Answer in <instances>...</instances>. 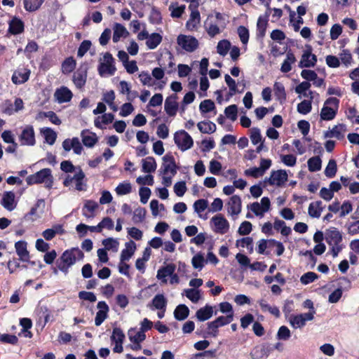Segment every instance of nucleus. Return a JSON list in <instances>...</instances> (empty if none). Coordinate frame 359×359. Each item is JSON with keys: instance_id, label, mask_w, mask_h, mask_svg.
Segmentation results:
<instances>
[{"instance_id": "60", "label": "nucleus", "mask_w": 359, "mask_h": 359, "mask_svg": "<svg viewBox=\"0 0 359 359\" xmlns=\"http://www.w3.org/2000/svg\"><path fill=\"white\" fill-rule=\"evenodd\" d=\"M208 207V201L205 198L198 199L195 201V203H194V209H195V212H197L198 213L202 212Z\"/></svg>"}, {"instance_id": "20", "label": "nucleus", "mask_w": 359, "mask_h": 359, "mask_svg": "<svg viewBox=\"0 0 359 359\" xmlns=\"http://www.w3.org/2000/svg\"><path fill=\"white\" fill-rule=\"evenodd\" d=\"M30 70L27 69H18L13 72L11 81L15 85L25 83L29 79Z\"/></svg>"}, {"instance_id": "28", "label": "nucleus", "mask_w": 359, "mask_h": 359, "mask_svg": "<svg viewBox=\"0 0 359 359\" xmlns=\"http://www.w3.org/2000/svg\"><path fill=\"white\" fill-rule=\"evenodd\" d=\"M98 204L93 200H86L82 208V214L86 217H94V212L97 208Z\"/></svg>"}, {"instance_id": "16", "label": "nucleus", "mask_w": 359, "mask_h": 359, "mask_svg": "<svg viewBox=\"0 0 359 359\" xmlns=\"http://www.w3.org/2000/svg\"><path fill=\"white\" fill-rule=\"evenodd\" d=\"M242 211V200L238 195H233L227 203V212L231 215H238Z\"/></svg>"}, {"instance_id": "9", "label": "nucleus", "mask_w": 359, "mask_h": 359, "mask_svg": "<svg viewBox=\"0 0 359 359\" xmlns=\"http://www.w3.org/2000/svg\"><path fill=\"white\" fill-rule=\"evenodd\" d=\"M273 351V347L270 344H262L256 346L250 352L252 359H266Z\"/></svg>"}, {"instance_id": "5", "label": "nucleus", "mask_w": 359, "mask_h": 359, "mask_svg": "<svg viewBox=\"0 0 359 359\" xmlns=\"http://www.w3.org/2000/svg\"><path fill=\"white\" fill-rule=\"evenodd\" d=\"M104 62H101L97 67V72L100 76L113 75L116 69L114 66V60L109 53H106L103 55Z\"/></svg>"}, {"instance_id": "32", "label": "nucleus", "mask_w": 359, "mask_h": 359, "mask_svg": "<svg viewBox=\"0 0 359 359\" xmlns=\"http://www.w3.org/2000/svg\"><path fill=\"white\" fill-rule=\"evenodd\" d=\"M156 168V163L153 156H147L142 160V170L145 172H154Z\"/></svg>"}, {"instance_id": "43", "label": "nucleus", "mask_w": 359, "mask_h": 359, "mask_svg": "<svg viewBox=\"0 0 359 359\" xmlns=\"http://www.w3.org/2000/svg\"><path fill=\"white\" fill-rule=\"evenodd\" d=\"M236 245L242 248H247L250 252H252L254 250L253 238L250 236L240 238L236 241Z\"/></svg>"}, {"instance_id": "3", "label": "nucleus", "mask_w": 359, "mask_h": 359, "mask_svg": "<svg viewBox=\"0 0 359 359\" xmlns=\"http://www.w3.org/2000/svg\"><path fill=\"white\" fill-rule=\"evenodd\" d=\"M25 180L28 185L44 182L45 187L48 189H50L53 184L51 170L48 168H42L35 173L28 175Z\"/></svg>"}, {"instance_id": "37", "label": "nucleus", "mask_w": 359, "mask_h": 359, "mask_svg": "<svg viewBox=\"0 0 359 359\" xmlns=\"http://www.w3.org/2000/svg\"><path fill=\"white\" fill-rule=\"evenodd\" d=\"M162 41V36L158 33H153L149 36L146 41V46L148 49H155Z\"/></svg>"}, {"instance_id": "18", "label": "nucleus", "mask_w": 359, "mask_h": 359, "mask_svg": "<svg viewBox=\"0 0 359 359\" xmlns=\"http://www.w3.org/2000/svg\"><path fill=\"white\" fill-rule=\"evenodd\" d=\"M62 145L66 151H69L71 149H73L74 152L76 154H81L83 149L82 145L77 137L65 139Z\"/></svg>"}, {"instance_id": "1", "label": "nucleus", "mask_w": 359, "mask_h": 359, "mask_svg": "<svg viewBox=\"0 0 359 359\" xmlns=\"http://www.w3.org/2000/svg\"><path fill=\"white\" fill-rule=\"evenodd\" d=\"M83 257V252L78 247L67 249L55 260V266L53 268V273L57 274L58 270H60L65 275H67L69 272V269L76 261L81 260Z\"/></svg>"}, {"instance_id": "47", "label": "nucleus", "mask_w": 359, "mask_h": 359, "mask_svg": "<svg viewBox=\"0 0 359 359\" xmlns=\"http://www.w3.org/2000/svg\"><path fill=\"white\" fill-rule=\"evenodd\" d=\"M312 110V101L304 100L297 105V111L301 114H309Z\"/></svg>"}, {"instance_id": "31", "label": "nucleus", "mask_w": 359, "mask_h": 359, "mask_svg": "<svg viewBox=\"0 0 359 359\" xmlns=\"http://www.w3.org/2000/svg\"><path fill=\"white\" fill-rule=\"evenodd\" d=\"M274 91L276 99L281 104H283V103H284L287 99L285 88L283 83H279V81H276L274 83Z\"/></svg>"}, {"instance_id": "44", "label": "nucleus", "mask_w": 359, "mask_h": 359, "mask_svg": "<svg viewBox=\"0 0 359 359\" xmlns=\"http://www.w3.org/2000/svg\"><path fill=\"white\" fill-rule=\"evenodd\" d=\"M76 68V61L72 57L66 58L62 63V72L69 74L72 72Z\"/></svg>"}, {"instance_id": "17", "label": "nucleus", "mask_w": 359, "mask_h": 359, "mask_svg": "<svg viewBox=\"0 0 359 359\" xmlns=\"http://www.w3.org/2000/svg\"><path fill=\"white\" fill-rule=\"evenodd\" d=\"M97 308L99 310L95 317V325L99 326L107 318L109 306L104 301H100L97 304Z\"/></svg>"}, {"instance_id": "56", "label": "nucleus", "mask_w": 359, "mask_h": 359, "mask_svg": "<svg viewBox=\"0 0 359 359\" xmlns=\"http://www.w3.org/2000/svg\"><path fill=\"white\" fill-rule=\"evenodd\" d=\"M237 34H238V37H240V41L243 44H247L250 39V32L248 28L244 26H240L237 28Z\"/></svg>"}, {"instance_id": "63", "label": "nucleus", "mask_w": 359, "mask_h": 359, "mask_svg": "<svg viewBox=\"0 0 359 359\" xmlns=\"http://www.w3.org/2000/svg\"><path fill=\"white\" fill-rule=\"evenodd\" d=\"M205 262L204 256L201 253H198L194 255L192 258V266H194L195 269H201L204 266Z\"/></svg>"}, {"instance_id": "54", "label": "nucleus", "mask_w": 359, "mask_h": 359, "mask_svg": "<svg viewBox=\"0 0 359 359\" xmlns=\"http://www.w3.org/2000/svg\"><path fill=\"white\" fill-rule=\"evenodd\" d=\"M318 278H319V276L316 273H315L313 271H309V272L304 273L301 276L300 280L302 284L308 285L311 283L314 282Z\"/></svg>"}, {"instance_id": "48", "label": "nucleus", "mask_w": 359, "mask_h": 359, "mask_svg": "<svg viewBox=\"0 0 359 359\" xmlns=\"http://www.w3.org/2000/svg\"><path fill=\"white\" fill-rule=\"evenodd\" d=\"M41 132L43 133L44 139L48 144H54L57 138V135L50 128H44L41 129Z\"/></svg>"}, {"instance_id": "13", "label": "nucleus", "mask_w": 359, "mask_h": 359, "mask_svg": "<svg viewBox=\"0 0 359 359\" xmlns=\"http://www.w3.org/2000/svg\"><path fill=\"white\" fill-rule=\"evenodd\" d=\"M191 11V16L187 22V27L188 29L193 31L197 28V25L200 23V12L198 11V4L193 3L189 4Z\"/></svg>"}, {"instance_id": "30", "label": "nucleus", "mask_w": 359, "mask_h": 359, "mask_svg": "<svg viewBox=\"0 0 359 359\" xmlns=\"http://www.w3.org/2000/svg\"><path fill=\"white\" fill-rule=\"evenodd\" d=\"M128 32L123 25L118 23H116L114 27L112 41L114 43H117L119 41L121 37L126 38L128 36Z\"/></svg>"}, {"instance_id": "52", "label": "nucleus", "mask_w": 359, "mask_h": 359, "mask_svg": "<svg viewBox=\"0 0 359 359\" xmlns=\"http://www.w3.org/2000/svg\"><path fill=\"white\" fill-rule=\"evenodd\" d=\"M224 114L231 121H235L238 118V107L233 104L224 108Z\"/></svg>"}, {"instance_id": "25", "label": "nucleus", "mask_w": 359, "mask_h": 359, "mask_svg": "<svg viewBox=\"0 0 359 359\" xmlns=\"http://www.w3.org/2000/svg\"><path fill=\"white\" fill-rule=\"evenodd\" d=\"M15 194L13 191H5L1 200V204L8 210L15 208Z\"/></svg>"}, {"instance_id": "42", "label": "nucleus", "mask_w": 359, "mask_h": 359, "mask_svg": "<svg viewBox=\"0 0 359 359\" xmlns=\"http://www.w3.org/2000/svg\"><path fill=\"white\" fill-rule=\"evenodd\" d=\"M309 169L311 172L318 171L322 168V160L319 156L311 157L308 161Z\"/></svg>"}, {"instance_id": "2", "label": "nucleus", "mask_w": 359, "mask_h": 359, "mask_svg": "<svg viewBox=\"0 0 359 359\" xmlns=\"http://www.w3.org/2000/svg\"><path fill=\"white\" fill-rule=\"evenodd\" d=\"M325 240L328 245L331 246L330 250L333 257H337L344 248V245L341 243L343 241L341 232L336 227H332L326 231Z\"/></svg>"}, {"instance_id": "26", "label": "nucleus", "mask_w": 359, "mask_h": 359, "mask_svg": "<svg viewBox=\"0 0 359 359\" xmlns=\"http://www.w3.org/2000/svg\"><path fill=\"white\" fill-rule=\"evenodd\" d=\"M126 248L123 249L121 252L120 259L121 262L129 260L131 256L133 255L136 246L135 243L133 241H130L125 243Z\"/></svg>"}, {"instance_id": "4", "label": "nucleus", "mask_w": 359, "mask_h": 359, "mask_svg": "<svg viewBox=\"0 0 359 359\" xmlns=\"http://www.w3.org/2000/svg\"><path fill=\"white\" fill-rule=\"evenodd\" d=\"M339 107V100L336 98V97H330L324 104L321 111H320V118L322 120H325L326 121H330V120H332L335 118L338 109Z\"/></svg>"}, {"instance_id": "15", "label": "nucleus", "mask_w": 359, "mask_h": 359, "mask_svg": "<svg viewBox=\"0 0 359 359\" xmlns=\"http://www.w3.org/2000/svg\"><path fill=\"white\" fill-rule=\"evenodd\" d=\"M212 221L215 224V231L224 234L229 229V222L222 214H217L212 217Z\"/></svg>"}, {"instance_id": "55", "label": "nucleus", "mask_w": 359, "mask_h": 359, "mask_svg": "<svg viewBox=\"0 0 359 359\" xmlns=\"http://www.w3.org/2000/svg\"><path fill=\"white\" fill-rule=\"evenodd\" d=\"M133 330V329H130L128 330V338L130 341H132L133 344H140L142 341L145 339L146 335L145 334L140 330L139 332H136L134 335L131 334V332Z\"/></svg>"}, {"instance_id": "39", "label": "nucleus", "mask_w": 359, "mask_h": 359, "mask_svg": "<svg viewBox=\"0 0 359 359\" xmlns=\"http://www.w3.org/2000/svg\"><path fill=\"white\" fill-rule=\"evenodd\" d=\"M44 0H23L24 8L29 12L38 10Z\"/></svg>"}, {"instance_id": "27", "label": "nucleus", "mask_w": 359, "mask_h": 359, "mask_svg": "<svg viewBox=\"0 0 359 359\" xmlns=\"http://www.w3.org/2000/svg\"><path fill=\"white\" fill-rule=\"evenodd\" d=\"M269 25L268 18L259 17L257 25V37L263 39L266 36V29Z\"/></svg>"}, {"instance_id": "59", "label": "nucleus", "mask_w": 359, "mask_h": 359, "mask_svg": "<svg viewBox=\"0 0 359 359\" xmlns=\"http://www.w3.org/2000/svg\"><path fill=\"white\" fill-rule=\"evenodd\" d=\"M185 295L194 303H197L200 299V290L195 288L185 290Z\"/></svg>"}, {"instance_id": "45", "label": "nucleus", "mask_w": 359, "mask_h": 359, "mask_svg": "<svg viewBox=\"0 0 359 359\" xmlns=\"http://www.w3.org/2000/svg\"><path fill=\"white\" fill-rule=\"evenodd\" d=\"M337 172V164L335 159H330L325 170V174L327 177L332 178L336 175Z\"/></svg>"}, {"instance_id": "38", "label": "nucleus", "mask_w": 359, "mask_h": 359, "mask_svg": "<svg viewBox=\"0 0 359 359\" xmlns=\"http://www.w3.org/2000/svg\"><path fill=\"white\" fill-rule=\"evenodd\" d=\"M166 304L167 300L163 294H156L151 300L152 306H154V309L158 310L165 311Z\"/></svg>"}, {"instance_id": "62", "label": "nucleus", "mask_w": 359, "mask_h": 359, "mask_svg": "<svg viewBox=\"0 0 359 359\" xmlns=\"http://www.w3.org/2000/svg\"><path fill=\"white\" fill-rule=\"evenodd\" d=\"M91 42L88 40L83 41L77 50V57H82L90 48Z\"/></svg>"}, {"instance_id": "41", "label": "nucleus", "mask_w": 359, "mask_h": 359, "mask_svg": "<svg viewBox=\"0 0 359 359\" xmlns=\"http://www.w3.org/2000/svg\"><path fill=\"white\" fill-rule=\"evenodd\" d=\"M224 81H226V83L229 86V89L230 90L229 91V95H227L226 100H229V98L231 96H233L238 92V88H236V83L235 82V80L228 74H226L224 76Z\"/></svg>"}, {"instance_id": "6", "label": "nucleus", "mask_w": 359, "mask_h": 359, "mask_svg": "<svg viewBox=\"0 0 359 359\" xmlns=\"http://www.w3.org/2000/svg\"><path fill=\"white\" fill-rule=\"evenodd\" d=\"M174 142L181 151H186L193 147V137L184 130H178L174 135Z\"/></svg>"}, {"instance_id": "50", "label": "nucleus", "mask_w": 359, "mask_h": 359, "mask_svg": "<svg viewBox=\"0 0 359 359\" xmlns=\"http://www.w3.org/2000/svg\"><path fill=\"white\" fill-rule=\"evenodd\" d=\"M217 53L225 56L228 54V51L231 50V42L228 40H222L217 43Z\"/></svg>"}, {"instance_id": "46", "label": "nucleus", "mask_w": 359, "mask_h": 359, "mask_svg": "<svg viewBox=\"0 0 359 359\" xmlns=\"http://www.w3.org/2000/svg\"><path fill=\"white\" fill-rule=\"evenodd\" d=\"M146 209L142 207H138L133 211L132 219L135 224L141 223L145 218Z\"/></svg>"}, {"instance_id": "21", "label": "nucleus", "mask_w": 359, "mask_h": 359, "mask_svg": "<svg viewBox=\"0 0 359 359\" xmlns=\"http://www.w3.org/2000/svg\"><path fill=\"white\" fill-rule=\"evenodd\" d=\"M176 270V265L173 263H170L165 266L160 267L156 273V278L161 280L162 283H166V277L170 276Z\"/></svg>"}, {"instance_id": "22", "label": "nucleus", "mask_w": 359, "mask_h": 359, "mask_svg": "<svg viewBox=\"0 0 359 359\" xmlns=\"http://www.w3.org/2000/svg\"><path fill=\"white\" fill-rule=\"evenodd\" d=\"M73 96L72 91L67 87H61L57 88L54 93V97L59 103H66L69 102Z\"/></svg>"}, {"instance_id": "10", "label": "nucleus", "mask_w": 359, "mask_h": 359, "mask_svg": "<svg viewBox=\"0 0 359 359\" xmlns=\"http://www.w3.org/2000/svg\"><path fill=\"white\" fill-rule=\"evenodd\" d=\"M288 180V175L285 170L280 169L278 170H273L270 177L266 179L271 185H276L282 187Z\"/></svg>"}, {"instance_id": "33", "label": "nucleus", "mask_w": 359, "mask_h": 359, "mask_svg": "<svg viewBox=\"0 0 359 359\" xmlns=\"http://www.w3.org/2000/svg\"><path fill=\"white\" fill-rule=\"evenodd\" d=\"M323 202L321 201H316L312 202L309 207V214L312 217L319 218L321 215V212L323 210L322 206Z\"/></svg>"}, {"instance_id": "29", "label": "nucleus", "mask_w": 359, "mask_h": 359, "mask_svg": "<svg viewBox=\"0 0 359 359\" xmlns=\"http://www.w3.org/2000/svg\"><path fill=\"white\" fill-rule=\"evenodd\" d=\"M213 313L212 307L209 304H206L204 307L196 311V318L199 321H205L212 316Z\"/></svg>"}, {"instance_id": "7", "label": "nucleus", "mask_w": 359, "mask_h": 359, "mask_svg": "<svg viewBox=\"0 0 359 359\" xmlns=\"http://www.w3.org/2000/svg\"><path fill=\"white\" fill-rule=\"evenodd\" d=\"M177 43L188 53H193L198 48V41L191 36L180 34L177 38Z\"/></svg>"}, {"instance_id": "11", "label": "nucleus", "mask_w": 359, "mask_h": 359, "mask_svg": "<svg viewBox=\"0 0 359 359\" xmlns=\"http://www.w3.org/2000/svg\"><path fill=\"white\" fill-rule=\"evenodd\" d=\"M87 65L83 64L74 73L72 81L77 89H82L85 86L87 79Z\"/></svg>"}, {"instance_id": "49", "label": "nucleus", "mask_w": 359, "mask_h": 359, "mask_svg": "<svg viewBox=\"0 0 359 359\" xmlns=\"http://www.w3.org/2000/svg\"><path fill=\"white\" fill-rule=\"evenodd\" d=\"M199 110L201 113H210V111L215 110V104L213 102L212 100H203V101L199 104Z\"/></svg>"}, {"instance_id": "64", "label": "nucleus", "mask_w": 359, "mask_h": 359, "mask_svg": "<svg viewBox=\"0 0 359 359\" xmlns=\"http://www.w3.org/2000/svg\"><path fill=\"white\" fill-rule=\"evenodd\" d=\"M102 244L104 246L105 250H114L115 251L117 250L118 248V241L113 238H107L102 240Z\"/></svg>"}, {"instance_id": "40", "label": "nucleus", "mask_w": 359, "mask_h": 359, "mask_svg": "<svg viewBox=\"0 0 359 359\" xmlns=\"http://www.w3.org/2000/svg\"><path fill=\"white\" fill-rule=\"evenodd\" d=\"M149 22L151 25H158L162 23L161 12L156 7H152L149 16Z\"/></svg>"}, {"instance_id": "53", "label": "nucleus", "mask_w": 359, "mask_h": 359, "mask_svg": "<svg viewBox=\"0 0 359 359\" xmlns=\"http://www.w3.org/2000/svg\"><path fill=\"white\" fill-rule=\"evenodd\" d=\"M290 323L294 328H301L306 325L305 319H304L302 314L291 316Z\"/></svg>"}, {"instance_id": "34", "label": "nucleus", "mask_w": 359, "mask_h": 359, "mask_svg": "<svg viewBox=\"0 0 359 359\" xmlns=\"http://www.w3.org/2000/svg\"><path fill=\"white\" fill-rule=\"evenodd\" d=\"M190 313V309L184 304H181L174 310V317L178 320H184Z\"/></svg>"}, {"instance_id": "24", "label": "nucleus", "mask_w": 359, "mask_h": 359, "mask_svg": "<svg viewBox=\"0 0 359 359\" xmlns=\"http://www.w3.org/2000/svg\"><path fill=\"white\" fill-rule=\"evenodd\" d=\"M81 137L83 144L88 147H93L97 142V137L93 132H90L88 129H84L81 132Z\"/></svg>"}, {"instance_id": "58", "label": "nucleus", "mask_w": 359, "mask_h": 359, "mask_svg": "<svg viewBox=\"0 0 359 359\" xmlns=\"http://www.w3.org/2000/svg\"><path fill=\"white\" fill-rule=\"evenodd\" d=\"M131 184L128 182L119 183L115 189L116 193L118 195H124L131 191Z\"/></svg>"}, {"instance_id": "14", "label": "nucleus", "mask_w": 359, "mask_h": 359, "mask_svg": "<svg viewBox=\"0 0 359 359\" xmlns=\"http://www.w3.org/2000/svg\"><path fill=\"white\" fill-rule=\"evenodd\" d=\"M178 109L179 104L177 103V95L176 94L168 95L164 102V110L165 111V113L170 117H173L176 113H177Z\"/></svg>"}, {"instance_id": "8", "label": "nucleus", "mask_w": 359, "mask_h": 359, "mask_svg": "<svg viewBox=\"0 0 359 359\" xmlns=\"http://www.w3.org/2000/svg\"><path fill=\"white\" fill-rule=\"evenodd\" d=\"M162 161L161 169L163 174L165 175L170 172L171 175L175 176L177 172V165L173 156L170 153H167L162 157Z\"/></svg>"}, {"instance_id": "35", "label": "nucleus", "mask_w": 359, "mask_h": 359, "mask_svg": "<svg viewBox=\"0 0 359 359\" xmlns=\"http://www.w3.org/2000/svg\"><path fill=\"white\" fill-rule=\"evenodd\" d=\"M311 52H313L312 46L310 45H306V50L304 51L301 61L299 63V68H310V66L306 65L310 64Z\"/></svg>"}, {"instance_id": "23", "label": "nucleus", "mask_w": 359, "mask_h": 359, "mask_svg": "<svg viewBox=\"0 0 359 359\" xmlns=\"http://www.w3.org/2000/svg\"><path fill=\"white\" fill-rule=\"evenodd\" d=\"M15 248L20 259L22 262H28L29 259V252L27 249V242L25 241H18L15 243Z\"/></svg>"}, {"instance_id": "61", "label": "nucleus", "mask_w": 359, "mask_h": 359, "mask_svg": "<svg viewBox=\"0 0 359 359\" xmlns=\"http://www.w3.org/2000/svg\"><path fill=\"white\" fill-rule=\"evenodd\" d=\"M187 191V187L186 186L185 181L177 182L175 184H174V192H175L178 196H183Z\"/></svg>"}, {"instance_id": "36", "label": "nucleus", "mask_w": 359, "mask_h": 359, "mask_svg": "<svg viewBox=\"0 0 359 359\" xmlns=\"http://www.w3.org/2000/svg\"><path fill=\"white\" fill-rule=\"evenodd\" d=\"M198 128L203 134H212L217 130V126L211 121H202L198 123Z\"/></svg>"}, {"instance_id": "57", "label": "nucleus", "mask_w": 359, "mask_h": 359, "mask_svg": "<svg viewBox=\"0 0 359 359\" xmlns=\"http://www.w3.org/2000/svg\"><path fill=\"white\" fill-rule=\"evenodd\" d=\"M218 326L215 320L208 323V332L205 334H203V337L206 338L208 336H212L215 337L218 335Z\"/></svg>"}, {"instance_id": "51", "label": "nucleus", "mask_w": 359, "mask_h": 359, "mask_svg": "<svg viewBox=\"0 0 359 359\" xmlns=\"http://www.w3.org/2000/svg\"><path fill=\"white\" fill-rule=\"evenodd\" d=\"M111 341L114 343H123L125 339V334L120 327H114L110 337Z\"/></svg>"}, {"instance_id": "19", "label": "nucleus", "mask_w": 359, "mask_h": 359, "mask_svg": "<svg viewBox=\"0 0 359 359\" xmlns=\"http://www.w3.org/2000/svg\"><path fill=\"white\" fill-rule=\"evenodd\" d=\"M24 22L18 18H13L8 22V32L11 35H18L24 32Z\"/></svg>"}, {"instance_id": "12", "label": "nucleus", "mask_w": 359, "mask_h": 359, "mask_svg": "<svg viewBox=\"0 0 359 359\" xmlns=\"http://www.w3.org/2000/svg\"><path fill=\"white\" fill-rule=\"evenodd\" d=\"M19 140L22 145L33 146L36 143L34 128L27 125L22 130Z\"/></svg>"}]
</instances>
